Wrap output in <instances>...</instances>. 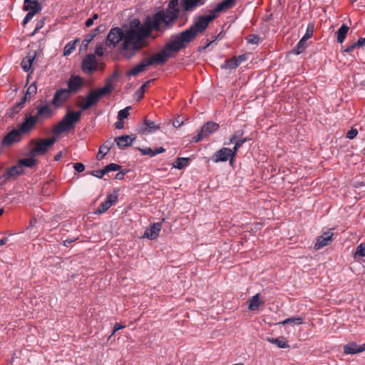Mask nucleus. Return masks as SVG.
I'll list each match as a JSON object with an SVG mask.
<instances>
[{
	"mask_svg": "<svg viewBox=\"0 0 365 365\" xmlns=\"http://www.w3.org/2000/svg\"><path fill=\"white\" fill-rule=\"evenodd\" d=\"M145 29L144 24H140L138 19H134L125 32L118 27L111 29L107 35L106 45L114 48L123 41L121 50L124 52L123 56L130 59L147 46L146 38L150 36L143 33Z\"/></svg>",
	"mask_w": 365,
	"mask_h": 365,
	"instance_id": "nucleus-1",
	"label": "nucleus"
},
{
	"mask_svg": "<svg viewBox=\"0 0 365 365\" xmlns=\"http://www.w3.org/2000/svg\"><path fill=\"white\" fill-rule=\"evenodd\" d=\"M54 114L55 110L49 104L38 105L36 108L24 114L22 123L16 129H13L4 136L1 142L2 145L10 146L21 141V136L29 134L37 123L51 118Z\"/></svg>",
	"mask_w": 365,
	"mask_h": 365,
	"instance_id": "nucleus-2",
	"label": "nucleus"
},
{
	"mask_svg": "<svg viewBox=\"0 0 365 365\" xmlns=\"http://www.w3.org/2000/svg\"><path fill=\"white\" fill-rule=\"evenodd\" d=\"M215 18V14L200 16L188 29L173 36V40L167 43L162 49L168 58L174 56L180 50L185 48L187 44L193 41L197 35L203 34L209 24Z\"/></svg>",
	"mask_w": 365,
	"mask_h": 365,
	"instance_id": "nucleus-3",
	"label": "nucleus"
},
{
	"mask_svg": "<svg viewBox=\"0 0 365 365\" xmlns=\"http://www.w3.org/2000/svg\"><path fill=\"white\" fill-rule=\"evenodd\" d=\"M179 1L170 0L166 9H160L152 16H147L143 22L146 28L143 33L150 36L153 31L163 33L171 29L179 17Z\"/></svg>",
	"mask_w": 365,
	"mask_h": 365,
	"instance_id": "nucleus-4",
	"label": "nucleus"
},
{
	"mask_svg": "<svg viewBox=\"0 0 365 365\" xmlns=\"http://www.w3.org/2000/svg\"><path fill=\"white\" fill-rule=\"evenodd\" d=\"M117 76L115 73L106 81V85L101 88L93 89L89 91L88 95L83 98V102L81 103L78 106L83 110H86L91 107L96 106L101 98L110 94L114 90V86L112 83L113 77Z\"/></svg>",
	"mask_w": 365,
	"mask_h": 365,
	"instance_id": "nucleus-5",
	"label": "nucleus"
},
{
	"mask_svg": "<svg viewBox=\"0 0 365 365\" xmlns=\"http://www.w3.org/2000/svg\"><path fill=\"white\" fill-rule=\"evenodd\" d=\"M81 116V111L68 112L63 119L53 126V133L59 135L74 128L75 124L79 122Z\"/></svg>",
	"mask_w": 365,
	"mask_h": 365,
	"instance_id": "nucleus-6",
	"label": "nucleus"
},
{
	"mask_svg": "<svg viewBox=\"0 0 365 365\" xmlns=\"http://www.w3.org/2000/svg\"><path fill=\"white\" fill-rule=\"evenodd\" d=\"M56 141V138L53 136L48 138L32 140L31 143L34 144V148L30 150L29 155L36 157L46 154Z\"/></svg>",
	"mask_w": 365,
	"mask_h": 365,
	"instance_id": "nucleus-7",
	"label": "nucleus"
},
{
	"mask_svg": "<svg viewBox=\"0 0 365 365\" xmlns=\"http://www.w3.org/2000/svg\"><path fill=\"white\" fill-rule=\"evenodd\" d=\"M70 93L66 88H61L57 90L51 101L52 105L56 108L61 107L70 97Z\"/></svg>",
	"mask_w": 365,
	"mask_h": 365,
	"instance_id": "nucleus-8",
	"label": "nucleus"
},
{
	"mask_svg": "<svg viewBox=\"0 0 365 365\" xmlns=\"http://www.w3.org/2000/svg\"><path fill=\"white\" fill-rule=\"evenodd\" d=\"M98 62L93 54H88L82 61V69L84 72L92 73L97 69Z\"/></svg>",
	"mask_w": 365,
	"mask_h": 365,
	"instance_id": "nucleus-9",
	"label": "nucleus"
},
{
	"mask_svg": "<svg viewBox=\"0 0 365 365\" xmlns=\"http://www.w3.org/2000/svg\"><path fill=\"white\" fill-rule=\"evenodd\" d=\"M235 157V152L227 148H222L216 152L212 156V160L215 163L227 161L230 158Z\"/></svg>",
	"mask_w": 365,
	"mask_h": 365,
	"instance_id": "nucleus-10",
	"label": "nucleus"
},
{
	"mask_svg": "<svg viewBox=\"0 0 365 365\" xmlns=\"http://www.w3.org/2000/svg\"><path fill=\"white\" fill-rule=\"evenodd\" d=\"M83 79L79 76H71L68 81L67 91L70 93H77L83 86Z\"/></svg>",
	"mask_w": 365,
	"mask_h": 365,
	"instance_id": "nucleus-11",
	"label": "nucleus"
},
{
	"mask_svg": "<svg viewBox=\"0 0 365 365\" xmlns=\"http://www.w3.org/2000/svg\"><path fill=\"white\" fill-rule=\"evenodd\" d=\"M313 35V26H308L307 29V32L305 35L302 38V39L298 42L296 47L294 48V52L296 54H300L304 51L307 45L306 41L310 38Z\"/></svg>",
	"mask_w": 365,
	"mask_h": 365,
	"instance_id": "nucleus-12",
	"label": "nucleus"
},
{
	"mask_svg": "<svg viewBox=\"0 0 365 365\" xmlns=\"http://www.w3.org/2000/svg\"><path fill=\"white\" fill-rule=\"evenodd\" d=\"M147 65L148 66H153V65H163L166 63L168 61V57L163 53V51L161 50L160 51L153 54L150 58H145Z\"/></svg>",
	"mask_w": 365,
	"mask_h": 365,
	"instance_id": "nucleus-13",
	"label": "nucleus"
},
{
	"mask_svg": "<svg viewBox=\"0 0 365 365\" xmlns=\"http://www.w3.org/2000/svg\"><path fill=\"white\" fill-rule=\"evenodd\" d=\"M333 235L334 234L332 232H326L322 235L319 236L317 239V242L314 245V249L318 250L331 244L333 240Z\"/></svg>",
	"mask_w": 365,
	"mask_h": 365,
	"instance_id": "nucleus-14",
	"label": "nucleus"
},
{
	"mask_svg": "<svg viewBox=\"0 0 365 365\" xmlns=\"http://www.w3.org/2000/svg\"><path fill=\"white\" fill-rule=\"evenodd\" d=\"M24 173V168L21 167V165L17 163L15 165L9 168L3 175L4 181H8L11 178H15Z\"/></svg>",
	"mask_w": 365,
	"mask_h": 365,
	"instance_id": "nucleus-15",
	"label": "nucleus"
},
{
	"mask_svg": "<svg viewBox=\"0 0 365 365\" xmlns=\"http://www.w3.org/2000/svg\"><path fill=\"white\" fill-rule=\"evenodd\" d=\"M162 227V222H156L152 224L148 229H147L144 233L143 237H145L150 240L156 239Z\"/></svg>",
	"mask_w": 365,
	"mask_h": 365,
	"instance_id": "nucleus-16",
	"label": "nucleus"
},
{
	"mask_svg": "<svg viewBox=\"0 0 365 365\" xmlns=\"http://www.w3.org/2000/svg\"><path fill=\"white\" fill-rule=\"evenodd\" d=\"M135 140V137L131 135H124L115 138L113 142H115L118 147L120 149H124L128 146H130L133 141Z\"/></svg>",
	"mask_w": 365,
	"mask_h": 365,
	"instance_id": "nucleus-17",
	"label": "nucleus"
},
{
	"mask_svg": "<svg viewBox=\"0 0 365 365\" xmlns=\"http://www.w3.org/2000/svg\"><path fill=\"white\" fill-rule=\"evenodd\" d=\"M36 51H31L28 53L26 56L23 58L21 63V66L24 71L28 72L31 69V66L34 59L36 58Z\"/></svg>",
	"mask_w": 365,
	"mask_h": 365,
	"instance_id": "nucleus-18",
	"label": "nucleus"
},
{
	"mask_svg": "<svg viewBox=\"0 0 365 365\" xmlns=\"http://www.w3.org/2000/svg\"><path fill=\"white\" fill-rule=\"evenodd\" d=\"M204 4L202 0H182L180 5L185 11H192L198 6Z\"/></svg>",
	"mask_w": 365,
	"mask_h": 365,
	"instance_id": "nucleus-19",
	"label": "nucleus"
},
{
	"mask_svg": "<svg viewBox=\"0 0 365 365\" xmlns=\"http://www.w3.org/2000/svg\"><path fill=\"white\" fill-rule=\"evenodd\" d=\"M365 351V344L358 347L354 342L349 343L344 346V352L346 354H355Z\"/></svg>",
	"mask_w": 365,
	"mask_h": 365,
	"instance_id": "nucleus-20",
	"label": "nucleus"
},
{
	"mask_svg": "<svg viewBox=\"0 0 365 365\" xmlns=\"http://www.w3.org/2000/svg\"><path fill=\"white\" fill-rule=\"evenodd\" d=\"M24 10L36 14L41 10V6L36 0H24Z\"/></svg>",
	"mask_w": 365,
	"mask_h": 365,
	"instance_id": "nucleus-21",
	"label": "nucleus"
},
{
	"mask_svg": "<svg viewBox=\"0 0 365 365\" xmlns=\"http://www.w3.org/2000/svg\"><path fill=\"white\" fill-rule=\"evenodd\" d=\"M114 142L113 140H107L99 148L98 153L97 154V159L101 160L103 158L106 154L113 147Z\"/></svg>",
	"mask_w": 365,
	"mask_h": 365,
	"instance_id": "nucleus-22",
	"label": "nucleus"
},
{
	"mask_svg": "<svg viewBox=\"0 0 365 365\" xmlns=\"http://www.w3.org/2000/svg\"><path fill=\"white\" fill-rule=\"evenodd\" d=\"M236 4V0H223L219 3L214 9V12L219 13L232 9Z\"/></svg>",
	"mask_w": 365,
	"mask_h": 365,
	"instance_id": "nucleus-23",
	"label": "nucleus"
},
{
	"mask_svg": "<svg viewBox=\"0 0 365 365\" xmlns=\"http://www.w3.org/2000/svg\"><path fill=\"white\" fill-rule=\"evenodd\" d=\"M219 128V124L214 123L212 121H210L204 124L201 130L205 135V137L209 136L211 133H214Z\"/></svg>",
	"mask_w": 365,
	"mask_h": 365,
	"instance_id": "nucleus-24",
	"label": "nucleus"
},
{
	"mask_svg": "<svg viewBox=\"0 0 365 365\" xmlns=\"http://www.w3.org/2000/svg\"><path fill=\"white\" fill-rule=\"evenodd\" d=\"M148 66V65H147V62H146L145 59L144 58L140 64L135 66L134 68H133L132 69L128 71L127 72V76H135L138 73L145 71Z\"/></svg>",
	"mask_w": 365,
	"mask_h": 365,
	"instance_id": "nucleus-25",
	"label": "nucleus"
},
{
	"mask_svg": "<svg viewBox=\"0 0 365 365\" xmlns=\"http://www.w3.org/2000/svg\"><path fill=\"white\" fill-rule=\"evenodd\" d=\"M27 102L26 97H23L19 102L16 103L11 109L9 116L14 118V115L19 113L24 107L25 103Z\"/></svg>",
	"mask_w": 365,
	"mask_h": 365,
	"instance_id": "nucleus-26",
	"label": "nucleus"
},
{
	"mask_svg": "<svg viewBox=\"0 0 365 365\" xmlns=\"http://www.w3.org/2000/svg\"><path fill=\"white\" fill-rule=\"evenodd\" d=\"M264 301H259V294H256L249 300V309L251 311L257 310L260 305L264 304Z\"/></svg>",
	"mask_w": 365,
	"mask_h": 365,
	"instance_id": "nucleus-27",
	"label": "nucleus"
},
{
	"mask_svg": "<svg viewBox=\"0 0 365 365\" xmlns=\"http://www.w3.org/2000/svg\"><path fill=\"white\" fill-rule=\"evenodd\" d=\"M349 30V27L346 24H342L341 26L336 31L337 41L339 43H342L346 36V34Z\"/></svg>",
	"mask_w": 365,
	"mask_h": 365,
	"instance_id": "nucleus-28",
	"label": "nucleus"
},
{
	"mask_svg": "<svg viewBox=\"0 0 365 365\" xmlns=\"http://www.w3.org/2000/svg\"><path fill=\"white\" fill-rule=\"evenodd\" d=\"M267 341L277 345L279 348H289V345L287 343V341H286L283 337L279 338H268Z\"/></svg>",
	"mask_w": 365,
	"mask_h": 365,
	"instance_id": "nucleus-29",
	"label": "nucleus"
},
{
	"mask_svg": "<svg viewBox=\"0 0 365 365\" xmlns=\"http://www.w3.org/2000/svg\"><path fill=\"white\" fill-rule=\"evenodd\" d=\"M145 125L146 128H145L144 133H154L157 130L160 128V125L156 124L154 121L150 120H145Z\"/></svg>",
	"mask_w": 365,
	"mask_h": 365,
	"instance_id": "nucleus-30",
	"label": "nucleus"
},
{
	"mask_svg": "<svg viewBox=\"0 0 365 365\" xmlns=\"http://www.w3.org/2000/svg\"><path fill=\"white\" fill-rule=\"evenodd\" d=\"M18 163L19 165H21V168H23V166L27 168H32L36 163V160L35 159V157L29 156V158H27L20 159Z\"/></svg>",
	"mask_w": 365,
	"mask_h": 365,
	"instance_id": "nucleus-31",
	"label": "nucleus"
},
{
	"mask_svg": "<svg viewBox=\"0 0 365 365\" xmlns=\"http://www.w3.org/2000/svg\"><path fill=\"white\" fill-rule=\"evenodd\" d=\"M304 323V318L302 317H293L290 318H287L280 322L282 324H294L297 325H300Z\"/></svg>",
	"mask_w": 365,
	"mask_h": 365,
	"instance_id": "nucleus-32",
	"label": "nucleus"
},
{
	"mask_svg": "<svg viewBox=\"0 0 365 365\" xmlns=\"http://www.w3.org/2000/svg\"><path fill=\"white\" fill-rule=\"evenodd\" d=\"M239 63L235 57L225 61V63L221 66L222 69H235L239 66Z\"/></svg>",
	"mask_w": 365,
	"mask_h": 365,
	"instance_id": "nucleus-33",
	"label": "nucleus"
},
{
	"mask_svg": "<svg viewBox=\"0 0 365 365\" xmlns=\"http://www.w3.org/2000/svg\"><path fill=\"white\" fill-rule=\"evenodd\" d=\"M78 41V39L68 42L64 47L63 56H69L76 48V43Z\"/></svg>",
	"mask_w": 365,
	"mask_h": 365,
	"instance_id": "nucleus-34",
	"label": "nucleus"
},
{
	"mask_svg": "<svg viewBox=\"0 0 365 365\" xmlns=\"http://www.w3.org/2000/svg\"><path fill=\"white\" fill-rule=\"evenodd\" d=\"M190 159L187 158H178L173 163V167L178 169H182L187 166Z\"/></svg>",
	"mask_w": 365,
	"mask_h": 365,
	"instance_id": "nucleus-35",
	"label": "nucleus"
},
{
	"mask_svg": "<svg viewBox=\"0 0 365 365\" xmlns=\"http://www.w3.org/2000/svg\"><path fill=\"white\" fill-rule=\"evenodd\" d=\"M121 168V166L115 164V163H110L104 167L103 169H102L103 174H107L109 172L111 171H118L120 170Z\"/></svg>",
	"mask_w": 365,
	"mask_h": 365,
	"instance_id": "nucleus-36",
	"label": "nucleus"
},
{
	"mask_svg": "<svg viewBox=\"0 0 365 365\" xmlns=\"http://www.w3.org/2000/svg\"><path fill=\"white\" fill-rule=\"evenodd\" d=\"M36 91L37 87L36 86V83L34 82L29 86L24 97H26L27 101H29L30 100V97H27V95L34 96L36 93Z\"/></svg>",
	"mask_w": 365,
	"mask_h": 365,
	"instance_id": "nucleus-37",
	"label": "nucleus"
},
{
	"mask_svg": "<svg viewBox=\"0 0 365 365\" xmlns=\"http://www.w3.org/2000/svg\"><path fill=\"white\" fill-rule=\"evenodd\" d=\"M111 205H109V203L107 201H104L102 202L99 207H98L97 210L95 212L96 214H102L105 212H106Z\"/></svg>",
	"mask_w": 365,
	"mask_h": 365,
	"instance_id": "nucleus-38",
	"label": "nucleus"
},
{
	"mask_svg": "<svg viewBox=\"0 0 365 365\" xmlns=\"http://www.w3.org/2000/svg\"><path fill=\"white\" fill-rule=\"evenodd\" d=\"M130 106H128L124 109L120 110L118 113V119L119 120H123L127 118L129 115V110L130 109Z\"/></svg>",
	"mask_w": 365,
	"mask_h": 365,
	"instance_id": "nucleus-39",
	"label": "nucleus"
},
{
	"mask_svg": "<svg viewBox=\"0 0 365 365\" xmlns=\"http://www.w3.org/2000/svg\"><path fill=\"white\" fill-rule=\"evenodd\" d=\"M118 200L117 191L114 190L113 193L107 195L106 201H107L110 205H113Z\"/></svg>",
	"mask_w": 365,
	"mask_h": 365,
	"instance_id": "nucleus-40",
	"label": "nucleus"
},
{
	"mask_svg": "<svg viewBox=\"0 0 365 365\" xmlns=\"http://www.w3.org/2000/svg\"><path fill=\"white\" fill-rule=\"evenodd\" d=\"M247 140H248L247 138H244L240 140H234L233 143H235V146H234V149H233L232 152H235V155H236L237 151L240 149V148L242 146V145L244 143L247 142Z\"/></svg>",
	"mask_w": 365,
	"mask_h": 365,
	"instance_id": "nucleus-41",
	"label": "nucleus"
},
{
	"mask_svg": "<svg viewBox=\"0 0 365 365\" xmlns=\"http://www.w3.org/2000/svg\"><path fill=\"white\" fill-rule=\"evenodd\" d=\"M96 36V33L94 32H91V34H88L83 41V45L86 47L93 41Z\"/></svg>",
	"mask_w": 365,
	"mask_h": 365,
	"instance_id": "nucleus-42",
	"label": "nucleus"
},
{
	"mask_svg": "<svg viewBox=\"0 0 365 365\" xmlns=\"http://www.w3.org/2000/svg\"><path fill=\"white\" fill-rule=\"evenodd\" d=\"M355 255H359L360 257L365 256V244L361 243L357 246Z\"/></svg>",
	"mask_w": 365,
	"mask_h": 365,
	"instance_id": "nucleus-43",
	"label": "nucleus"
},
{
	"mask_svg": "<svg viewBox=\"0 0 365 365\" xmlns=\"http://www.w3.org/2000/svg\"><path fill=\"white\" fill-rule=\"evenodd\" d=\"M247 40L250 43L257 44L259 41V37L257 35L251 34L247 37Z\"/></svg>",
	"mask_w": 365,
	"mask_h": 365,
	"instance_id": "nucleus-44",
	"label": "nucleus"
},
{
	"mask_svg": "<svg viewBox=\"0 0 365 365\" xmlns=\"http://www.w3.org/2000/svg\"><path fill=\"white\" fill-rule=\"evenodd\" d=\"M104 54V48L103 43H99L96 46L95 49V55L102 56Z\"/></svg>",
	"mask_w": 365,
	"mask_h": 365,
	"instance_id": "nucleus-45",
	"label": "nucleus"
},
{
	"mask_svg": "<svg viewBox=\"0 0 365 365\" xmlns=\"http://www.w3.org/2000/svg\"><path fill=\"white\" fill-rule=\"evenodd\" d=\"M243 135V132L242 130H237L235 133V134L230 138V143H233L234 140L242 139V136Z\"/></svg>",
	"mask_w": 365,
	"mask_h": 365,
	"instance_id": "nucleus-46",
	"label": "nucleus"
},
{
	"mask_svg": "<svg viewBox=\"0 0 365 365\" xmlns=\"http://www.w3.org/2000/svg\"><path fill=\"white\" fill-rule=\"evenodd\" d=\"M140 150L143 155H148L150 156H155V152L153 149L150 148H140Z\"/></svg>",
	"mask_w": 365,
	"mask_h": 365,
	"instance_id": "nucleus-47",
	"label": "nucleus"
},
{
	"mask_svg": "<svg viewBox=\"0 0 365 365\" xmlns=\"http://www.w3.org/2000/svg\"><path fill=\"white\" fill-rule=\"evenodd\" d=\"M358 134V130L355 128H351L350 130L348 131L346 133V138L349 139H354Z\"/></svg>",
	"mask_w": 365,
	"mask_h": 365,
	"instance_id": "nucleus-48",
	"label": "nucleus"
},
{
	"mask_svg": "<svg viewBox=\"0 0 365 365\" xmlns=\"http://www.w3.org/2000/svg\"><path fill=\"white\" fill-rule=\"evenodd\" d=\"M204 138H205V135L200 130L198 134L193 137L192 141L195 143H198L199 141L202 140Z\"/></svg>",
	"mask_w": 365,
	"mask_h": 365,
	"instance_id": "nucleus-49",
	"label": "nucleus"
},
{
	"mask_svg": "<svg viewBox=\"0 0 365 365\" xmlns=\"http://www.w3.org/2000/svg\"><path fill=\"white\" fill-rule=\"evenodd\" d=\"M73 168L76 171L81 173L83 172L85 170V166L81 163H76L74 164Z\"/></svg>",
	"mask_w": 365,
	"mask_h": 365,
	"instance_id": "nucleus-50",
	"label": "nucleus"
},
{
	"mask_svg": "<svg viewBox=\"0 0 365 365\" xmlns=\"http://www.w3.org/2000/svg\"><path fill=\"white\" fill-rule=\"evenodd\" d=\"M34 15L35 14H34V12H28L23 21V25L25 26L29 21H30Z\"/></svg>",
	"mask_w": 365,
	"mask_h": 365,
	"instance_id": "nucleus-51",
	"label": "nucleus"
},
{
	"mask_svg": "<svg viewBox=\"0 0 365 365\" xmlns=\"http://www.w3.org/2000/svg\"><path fill=\"white\" fill-rule=\"evenodd\" d=\"M356 48H359L358 45L356 44V42L352 43L351 45L347 46L343 51L345 53H351Z\"/></svg>",
	"mask_w": 365,
	"mask_h": 365,
	"instance_id": "nucleus-52",
	"label": "nucleus"
},
{
	"mask_svg": "<svg viewBox=\"0 0 365 365\" xmlns=\"http://www.w3.org/2000/svg\"><path fill=\"white\" fill-rule=\"evenodd\" d=\"M43 25H44V20L43 19H41V20L38 21L37 23H36V25L35 30H34V33L32 34V35H34L40 29H41L43 26Z\"/></svg>",
	"mask_w": 365,
	"mask_h": 365,
	"instance_id": "nucleus-53",
	"label": "nucleus"
},
{
	"mask_svg": "<svg viewBox=\"0 0 365 365\" xmlns=\"http://www.w3.org/2000/svg\"><path fill=\"white\" fill-rule=\"evenodd\" d=\"M91 175H92L96 178H102L105 174H103L102 170H97L92 171L91 173Z\"/></svg>",
	"mask_w": 365,
	"mask_h": 365,
	"instance_id": "nucleus-54",
	"label": "nucleus"
},
{
	"mask_svg": "<svg viewBox=\"0 0 365 365\" xmlns=\"http://www.w3.org/2000/svg\"><path fill=\"white\" fill-rule=\"evenodd\" d=\"M235 59H237V63H239V65H240V63L242 62V61H245L247 60V56L245 54H242V55H240L238 56H234Z\"/></svg>",
	"mask_w": 365,
	"mask_h": 365,
	"instance_id": "nucleus-55",
	"label": "nucleus"
},
{
	"mask_svg": "<svg viewBox=\"0 0 365 365\" xmlns=\"http://www.w3.org/2000/svg\"><path fill=\"white\" fill-rule=\"evenodd\" d=\"M115 127L116 129H122L124 127V122L123 120H119L115 123Z\"/></svg>",
	"mask_w": 365,
	"mask_h": 365,
	"instance_id": "nucleus-56",
	"label": "nucleus"
},
{
	"mask_svg": "<svg viewBox=\"0 0 365 365\" xmlns=\"http://www.w3.org/2000/svg\"><path fill=\"white\" fill-rule=\"evenodd\" d=\"M125 326L123 325H121L120 324H118V323H116L115 325H114V327H113V333L112 334H113L115 332H116L117 331L124 328Z\"/></svg>",
	"mask_w": 365,
	"mask_h": 365,
	"instance_id": "nucleus-57",
	"label": "nucleus"
},
{
	"mask_svg": "<svg viewBox=\"0 0 365 365\" xmlns=\"http://www.w3.org/2000/svg\"><path fill=\"white\" fill-rule=\"evenodd\" d=\"M150 81H146L145 83L142 85V86L140 88V91H141V93L145 91L146 88H148Z\"/></svg>",
	"mask_w": 365,
	"mask_h": 365,
	"instance_id": "nucleus-58",
	"label": "nucleus"
},
{
	"mask_svg": "<svg viewBox=\"0 0 365 365\" xmlns=\"http://www.w3.org/2000/svg\"><path fill=\"white\" fill-rule=\"evenodd\" d=\"M356 44L359 47L363 46L365 45V38H359L356 41Z\"/></svg>",
	"mask_w": 365,
	"mask_h": 365,
	"instance_id": "nucleus-59",
	"label": "nucleus"
},
{
	"mask_svg": "<svg viewBox=\"0 0 365 365\" xmlns=\"http://www.w3.org/2000/svg\"><path fill=\"white\" fill-rule=\"evenodd\" d=\"M173 124L174 127L179 128L182 124V121L180 120L179 119H176L175 121H173Z\"/></svg>",
	"mask_w": 365,
	"mask_h": 365,
	"instance_id": "nucleus-60",
	"label": "nucleus"
},
{
	"mask_svg": "<svg viewBox=\"0 0 365 365\" xmlns=\"http://www.w3.org/2000/svg\"><path fill=\"white\" fill-rule=\"evenodd\" d=\"M104 30V26L102 25L98 26L95 30H93L92 32L94 33H101L103 32Z\"/></svg>",
	"mask_w": 365,
	"mask_h": 365,
	"instance_id": "nucleus-61",
	"label": "nucleus"
},
{
	"mask_svg": "<svg viewBox=\"0 0 365 365\" xmlns=\"http://www.w3.org/2000/svg\"><path fill=\"white\" fill-rule=\"evenodd\" d=\"M125 173L123 172H119L115 175V178L118 180H122L124 178Z\"/></svg>",
	"mask_w": 365,
	"mask_h": 365,
	"instance_id": "nucleus-62",
	"label": "nucleus"
},
{
	"mask_svg": "<svg viewBox=\"0 0 365 365\" xmlns=\"http://www.w3.org/2000/svg\"><path fill=\"white\" fill-rule=\"evenodd\" d=\"M165 151V148H163V147H160L158 149H156L155 150H154L155 155H156L157 154L164 153Z\"/></svg>",
	"mask_w": 365,
	"mask_h": 365,
	"instance_id": "nucleus-63",
	"label": "nucleus"
},
{
	"mask_svg": "<svg viewBox=\"0 0 365 365\" xmlns=\"http://www.w3.org/2000/svg\"><path fill=\"white\" fill-rule=\"evenodd\" d=\"M93 19L89 18L86 21V27H90V26H91L93 25Z\"/></svg>",
	"mask_w": 365,
	"mask_h": 365,
	"instance_id": "nucleus-64",
	"label": "nucleus"
}]
</instances>
